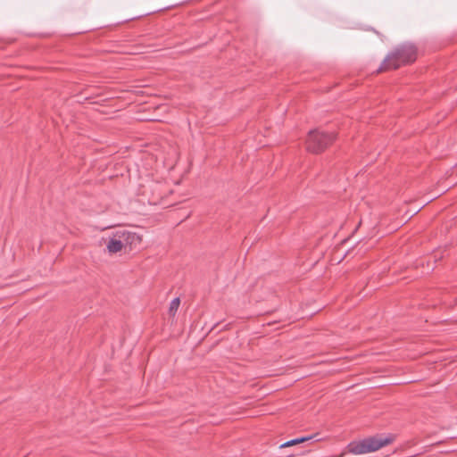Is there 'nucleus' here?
<instances>
[{"label": "nucleus", "instance_id": "5", "mask_svg": "<svg viewBox=\"0 0 457 457\" xmlns=\"http://www.w3.org/2000/svg\"><path fill=\"white\" fill-rule=\"evenodd\" d=\"M350 452L354 454L367 453V448L364 439L359 442H352L349 444Z\"/></svg>", "mask_w": 457, "mask_h": 457}, {"label": "nucleus", "instance_id": "4", "mask_svg": "<svg viewBox=\"0 0 457 457\" xmlns=\"http://www.w3.org/2000/svg\"><path fill=\"white\" fill-rule=\"evenodd\" d=\"M368 453L375 452L392 442L391 437H368L364 438Z\"/></svg>", "mask_w": 457, "mask_h": 457}, {"label": "nucleus", "instance_id": "6", "mask_svg": "<svg viewBox=\"0 0 457 457\" xmlns=\"http://www.w3.org/2000/svg\"><path fill=\"white\" fill-rule=\"evenodd\" d=\"M313 437H315V436H302V437H297V438H295V439H291V440L287 441L286 443L282 444L280 445V447L291 446L293 445H296V444L303 443L304 441L312 439Z\"/></svg>", "mask_w": 457, "mask_h": 457}, {"label": "nucleus", "instance_id": "3", "mask_svg": "<svg viewBox=\"0 0 457 457\" xmlns=\"http://www.w3.org/2000/svg\"><path fill=\"white\" fill-rule=\"evenodd\" d=\"M140 241V237L135 232L118 231L108 240L106 248L110 253L120 252L125 245L136 244Z\"/></svg>", "mask_w": 457, "mask_h": 457}, {"label": "nucleus", "instance_id": "1", "mask_svg": "<svg viewBox=\"0 0 457 457\" xmlns=\"http://www.w3.org/2000/svg\"><path fill=\"white\" fill-rule=\"evenodd\" d=\"M417 55L416 47L412 44L404 43L396 46L384 59L378 71L396 70L402 65L412 62Z\"/></svg>", "mask_w": 457, "mask_h": 457}, {"label": "nucleus", "instance_id": "7", "mask_svg": "<svg viewBox=\"0 0 457 457\" xmlns=\"http://www.w3.org/2000/svg\"><path fill=\"white\" fill-rule=\"evenodd\" d=\"M179 306V298L176 297L170 303V307H169L170 314L174 316L176 312L178 311Z\"/></svg>", "mask_w": 457, "mask_h": 457}, {"label": "nucleus", "instance_id": "2", "mask_svg": "<svg viewBox=\"0 0 457 457\" xmlns=\"http://www.w3.org/2000/svg\"><path fill=\"white\" fill-rule=\"evenodd\" d=\"M333 132H325L319 129L311 130L306 140V149L318 154L326 149L335 140Z\"/></svg>", "mask_w": 457, "mask_h": 457}]
</instances>
